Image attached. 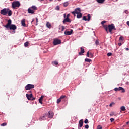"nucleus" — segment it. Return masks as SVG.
Returning <instances> with one entry per match:
<instances>
[{
	"instance_id": "obj_1",
	"label": "nucleus",
	"mask_w": 129,
	"mask_h": 129,
	"mask_svg": "<svg viewBox=\"0 0 129 129\" xmlns=\"http://www.w3.org/2000/svg\"><path fill=\"white\" fill-rule=\"evenodd\" d=\"M103 27L107 34H108L109 32L110 34H112L113 30H116L114 24H109L108 26L105 25H103Z\"/></svg>"
},
{
	"instance_id": "obj_2",
	"label": "nucleus",
	"mask_w": 129,
	"mask_h": 129,
	"mask_svg": "<svg viewBox=\"0 0 129 129\" xmlns=\"http://www.w3.org/2000/svg\"><path fill=\"white\" fill-rule=\"evenodd\" d=\"M4 27L13 30H15L17 29V27L15 24H12V20L11 19L8 20V23L7 25H4Z\"/></svg>"
},
{
	"instance_id": "obj_3",
	"label": "nucleus",
	"mask_w": 129,
	"mask_h": 129,
	"mask_svg": "<svg viewBox=\"0 0 129 129\" xmlns=\"http://www.w3.org/2000/svg\"><path fill=\"white\" fill-rule=\"evenodd\" d=\"M38 10V8L36 6H32L31 7L28 9V12L29 14H34L35 12V11Z\"/></svg>"
},
{
	"instance_id": "obj_4",
	"label": "nucleus",
	"mask_w": 129,
	"mask_h": 129,
	"mask_svg": "<svg viewBox=\"0 0 129 129\" xmlns=\"http://www.w3.org/2000/svg\"><path fill=\"white\" fill-rule=\"evenodd\" d=\"M21 4L19 1L14 2L12 3V8L14 9L19 8Z\"/></svg>"
},
{
	"instance_id": "obj_5",
	"label": "nucleus",
	"mask_w": 129,
	"mask_h": 129,
	"mask_svg": "<svg viewBox=\"0 0 129 129\" xmlns=\"http://www.w3.org/2000/svg\"><path fill=\"white\" fill-rule=\"evenodd\" d=\"M9 10V8H3L1 10L0 13L1 15L6 16L8 14V12Z\"/></svg>"
},
{
	"instance_id": "obj_6",
	"label": "nucleus",
	"mask_w": 129,
	"mask_h": 129,
	"mask_svg": "<svg viewBox=\"0 0 129 129\" xmlns=\"http://www.w3.org/2000/svg\"><path fill=\"white\" fill-rule=\"evenodd\" d=\"M61 43V41L60 39H58L57 38H55L53 39V44L54 46L57 45L58 44H60Z\"/></svg>"
},
{
	"instance_id": "obj_7",
	"label": "nucleus",
	"mask_w": 129,
	"mask_h": 129,
	"mask_svg": "<svg viewBox=\"0 0 129 129\" xmlns=\"http://www.w3.org/2000/svg\"><path fill=\"white\" fill-rule=\"evenodd\" d=\"M34 88H35V85L32 84H28L25 87L26 90H30Z\"/></svg>"
},
{
	"instance_id": "obj_8",
	"label": "nucleus",
	"mask_w": 129,
	"mask_h": 129,
	"mask_svg": "<svg viewBox=\"0 0 129 129\" xmlns=\"http://www.w3.org/2000/svg\"><path fill=\"white\" fill-rule=\"evenodd\" d=\"M54 116V113L52 111H49L48 112V118H52Z\"/></svg>"
},
{
	"instance_id": "obj_9",
	"label": "nucleus",
	"mask_w": 129,
	"mask_h": 129,
	"mask_svg": "<svg viewBox=\"0 0 129 129\" xmlns=\"http://www.w3.org/2000/svg\"><path fill=\"white\" fill-rule=\"evenodd\" d=\"M73 32V30H71L70 31L66 30L64 32V34L67 35H71L72 34Z\"/></svg>"
},
{
	"instance_id": "obj_10",
	"label": "nucleus",
	"mask_w": 129,
	"mask_h": 129,
	"mask_svg": "<svg viewBox=\"0 0 129 129\" xmlns=\"http://www.w3.org/2000/svg\"><path fill=\"white\" fill-rule=\"evenodd\" d=\"M85 52V50L83 47L80 48V52L79 53V55H83Z\"/></svg>"
},
{
	"instance_id": "obj_11",
	"label": "nucleus",
	"mask_w": 129,
	"mask_h": 129,
	"mask_svg": "<svg viewBox=\"0 0 129 129\" xmlns=\"http://www.w3.org/2000/svg\"><path fill=\"white\" fill-rule=\"evenodd\" d=\"M71 22L69 18L67 17L64 20H63V23L65 24L66 23H70Z\"/></svg>"
},
{
	"instance_id": "obj_12",
	"label": "nucleus",
	"mask_w": 129,
	"mask_h": 129,
	"mask_svg": "<svg viewBox=\"0 0 129 129\" xmlns=\"http://www.w3.org/2000/svg\"><path fill=\"white\" fill-rule=\"evenodd\" d=\"M26 97L28 100H32V98H33V95L32 94H31L30 95L27 94H26Z\"/></svg>"
},
{
	"instance_id": "obj_13",
	"label": "nucleus",
	"mask_w": 129,
	"mask_h": 129,
	"mask_svg": "<svg viewBox=\"0 0 129 129\" xmlns=\"http://www.w3.org/2000/svg\"><path fill=\"white\" fill-rule=\"evenodd\" d=\"M75 13L78 14L81 13V9L80 8H77L75 9Z\"/></svg>"
},
{
	"instance_id": "obj_14",
	"label": "nucleus",
	"mask_w": 129,
	"mask_h": 129,
	"mask_svg": "<svg viewBox=\"0 0 129 129\" xmlns=\"http://www.w3.org/2000/svg\"><path fill=\"white\" fill-rule=\"evenodd\" d=\"M83 119L80 120L79 121V126L80 127H82L83 126Z\"/></svg>"
},
{
	"instance_id": "obj_15",
	"label": "nucleus",
	"mask_w": 129,
	"mask_h": 129,
	"mask_svg": "<svg viewBox=\"0 0 129 129\" xmlns=\"http://www.w3.org/2000/svg\"><path fill=\"white\" fill-rule=\"evenodd\" d=\"M46 117H47V114H45L43 116H41L40 118V121L44 120Z\"/></svg>"
},
{
	"instance_id": "obj_16",
	"label": "nucleus",
	"mask_w": 129,
	"mask_h": 129,
	"mask_svg": "<svg viewBox=\"0 0 129 129\" xmlns=\"http://www.w3.org/2000/svg\"><path fill=\"white\" fill-rule=\"evenodd\" d=\"M44 98V96H41L39 99H38V101H39V103L41 104H42V100Z\"/></svg>"
},
{
	"instance_id": "obj_17",
	"label": "nucleus",
	"mask_w": 129,
	"mask_h": 129,
	"mask_svg": "<svg viewBox=\"0 0 129 129\" xmlns=\"http://www.w3.org/2000/svg\"><path fill=\"white\" fill-rule=\"evenodd\" d=\"M119 90L121 91V93H124L125 92V89L122 87H119Z\"/></svg>"
},
{
	"instance_id": "obj_18",
	"label": "nucleus",
	"mask_w": 129,
	"mask_h": 129,
	"mask_svg": "<svg viewBox=\"0 0 129 129\" xmlns=\"http://www.w3.org/2000/svg\"><path fill=\"white\" fill-rule=\"evenodd\" d=\"M96 1L98 4H104V3L105 2V0H96Z\"/></svg>"
},
{
	"instance_id": "obj_19",
	"label": "nucleus",
	"mask_w": 129,
	"mask_h": 129,
	"mask_svg": "<svg viewBox=\"0 0 129 129\" xmlns=\"http://www.w3.org/2000/svg\"><path fill=\"white\" fill-rule=\"evenodd\" d=\"M21 25H22L23 27H26L25 19H23L21 21Z\"/></svg>"
},
{
	"instance_id": "obj_20",
	"label": "nucleus",
	"mask_w": 129,
	"mask_h": 129,
	"mask_svg": "<svg viewBox=\"0 0 129 129\" xmlns=\"http://www.w3.org/2000/svg\"><path fill=\"white\" fill-rule=\"evenodd\" d=\"M82 17V13H80L79 14H77V18L78 19H80Z\"/></svg>"
},
{
	"instance_id": "obj_21",
	"label": "nucleus",
	"mask_w": 129,
	"mask_h": 129,
	"mask_svg": "<svg viewBox=\"0 0 129 129\" xmlns=\"http://www.w3.org/2000/svg\"><path fill=\"white\" fill-rule=\"evenodd\" d=\"M46 26L49 28H51L52 27V26L51 25V24L49 22L46 23Z\"/></svg>"
},
{
	"instance_id": "obj_22",
	"label": "nucleus",
	"mask_w": 129,
	"mask_h": 129,
	"mask_svg": "<svg viewBox=\"0 0 129 129\" xmlns=\"http://www.w3.org/2000/svg\"><path fill=\"white\" fill-rule=\"evenodd\" d=\"M8 16H11L12 15V12L11 10H8Z\"/></svg>"
},
{
	"instance_id": "obj_23",
	"label": "nucleus",
	"mask_w": 129,
	"mask_h": 129,
	"mask_svg": "<svg viewBox=\"0 0 129 129\" xmlns=\"http://www.w3.org/2000/svg\"><path fill=\"white\" fill-rule=\"evenodd\" d=\"M121 111H125L126 110L125 107L124 106H122L120 108Z\"/></svg>"
},
{
	"instance_id": "obj_24",
	"label": "nucleus",
	"mask_w": 129,
	"mask_h": 129,
	"mask_svg": "<svg viewBox=\"0 0 129 129\" xmlns=\"http://www.w3.org/2000/svg\"><path fill=\"white\" fill-rule=\"evenodd\" d=\"M85 62H90L92 61V60L90 59H89V58H86V59H85Z\"/></svg>"
},
{
	"instance_id": "obj_25",
	"label": "nucleus",
	"mask_w": 129,
	"mask_h": 129,
	"mask_svg": "<svg viewBox=\"0 0 129 129\" xmlns=\"http://www.w3.org/2000/svg\"><path fill=\"white\" fill-rule=\"evenodd\" d=\"M119 40L120 42H122L123 41V36L120 37Z\"/></svg>"
},
{
	"instance_id": "obj_26",
	"label": "nucleus",
	"mask_w": 129,
	"mask_h": 129,
	"mask_svg": "<svg viewBox=\"0 0 129 129\" xmlns=\"http://www.w3.org/2000/svg\"><path fill=\"white\" fill-rule=\"evenodd\" d=\"M29 46V42H26L24 43V46L25 47H28Z\"/></svg>"
},
{
	"instance_id": "obj_27",
	"label": "nucleus",
	"mask_w": 129,
	"mask_h": 129,
	"mask_svg": "<svg viewBox=\"0 0 129 129\" xmlns=\"http://www.w3.org/2000/svg\"><path fill=\"white\" fill-rule=\"evenodd\" d=\"M87 16H88L87 21H90V20H91V15H90V14H88Z\"/></svg>"
},
{
	"instance_id": "obj_28",
	"label": "nucleus",
	"mask_w": 129,
	"mask_h": 129,
	"mask_svg": "<svg viewBox=\"0 0 129 129\" xmlns=\"http://www.w3.org/2000/svg\"><path fill=\"white\" fill-rule=\"evenodd\" d=\"M69 4L68 3V2H65L64 3H63V7H66L68 6Z\"/></svg>"
},
{
	"instance_id": "obj_29",
	"label": "nucleus",
	"mask_w": 129,
	"mask_h": 129,
	"mask_svg": "<svg viewBox=\"0 0 129 129\" xmlns=\"http://www.w3.org/2000/svg\"><path fill=\"white\" fill-rule=\"evenodd\" d=\"M52 64L55 65V66H57L58 65V62H57V61H53L52 62Z\"/></svg>"
},
{
	"instance_id": "obj_30",
	"label": "nucleus",
	"mask_w": 129,
	"mask_h": 129,
	"mask_svg": "<svg viewBox=\"0 0 129 129\" xmlns=\"http://www.w3.org/2000/svg\"><path fill=\"white\" fill-rule=\"evenodd\" d=\"M55 10L60 11V6H56V7H55Z\"/></svg>"
},
{
	"instance_id": "obj_31",
	"label": "nucleus",
	"mask_w": 129,
	"mask_h": 129,
	"mask_svg": "<svg viewBox=\"0 0 129 129\" xmlns=\"http://www.w3.org/2000/svg\"><path fill=\"white\" fill-rule=\"evenodd\" d=\"M106 23V21H102L101 22V24L103 25V27H104V26L105 25H104L105 23Z\"/></svg>"
},
{
	"instance_id": "obj_32",
	"label": "nucleus",
	"mask_w": 129,
	"mask_h": 129,
	"mask_svg": "<svg viewBox=\"0 0 129 129\" xmlns=\"http://www.w3.org/2000/svg\"><path fill=\"white\" fill-rule=\"evenodd\" d=\"M97 129H102V126L101 125H98V126H97Z\"/></svg>"
},
{
	"instance_id": "obj_33",
	"label": "nucleus",
	"mask_w": 129,
	"mask_h": 129,
	"mask_svg": "<svg viewBox=\"0 0 129 129\" xmlns=\"http://www.w3.org/2000/svg\"><path fill=\"white\" fill-rule=\"evenodd\" d=\"M66 98V96L65 95H61L60 97V99H63Z\"/></svg>"
},
{
	"instance_id": "obj_34",
	"label": "nucleus",
	"mask_w": 129,
	"mask_h": 129,
	"mask_svg": "<svg viewBox=\"0 0 129 129\" xmlns=\"http://www.w3.org/2000/svg\"><path fill=\"white\" fill-rule=\"evenodd\" d=\"M83 20L85 21H88V19L87 18L86 16H83Z\"/></svg>"
},
{
	"instance_id": "obj_35",
	"label": "nucleus",
	"mask_w": 129,
	"mask_h": 129,
	"mask_svg": "<svg viewBox=\"0 0 129 129\" xmlns=\"http://www.w3.org/2000/svg\"><path fill=\"white\" fill-rule=\"evenodd\" d=\"M61 102V99L59 98L58 99H57V104L60 103V102Z\"/></svg>"
},
{
	"instance_id": "obj_36",
	"label": "nucleus",
	"mask_w": 129,
	"mask_h": 129,
	"mask_svg": "<svg viewBox=\"0 0 129 129\" xmlns=\"http://www.w3.org/2000/svg\"><path fill=\"white\" fill-rule=\"evenodd\" d=\"M84 123L85 124H87L89 123V121H88V119H86L84 121Z\"/></svg>"
},
{
	"instance_id": "obj_37",
	"label": "nucleus",
	"mask_w": 129,
	"mask_h": 129,
	"mask_svg": "<svg viewBox=\"0 0 129 129\" xmlns=\"http://www.w3.org/2000/svg\"><path fill=\"white\" fill-rule=\"evenodd\" d=\"M7 123H3L2 124H1V126H5L7 125Z\"/></svg>"
},
{
	"instance_id": "obj_38",
	"label": "nucleus",
	"mask_w": 129,
	"mask_h": 129,
	"mask_svg": "<svg viewBox=\"0 0 129 129\" xmlns=\"http://www.w3.org/2000/svg\"><path fill=\"white\" fill-rule=\"evenodd\" d=\"M90 53H89V51H88L86 54V56L87 57H90Z\"/></svg>"
},
{
	"instance_id": "obj_39",
	"label": "nucleus",
	"mask_w": 129,
	"mask_h": 129,
	"mask_svg": "<svg viewBox=\"0 0 129 129\" xmlns=\"http://www.w3.org/2000/svg\"><path fill=\"white\" fill-rule=\"evenodd\" d=\"M114 105H115V103L112 102V103L110 104L109 106L110 107H112Z\"/></svg>"
},
{
	"instance_id": "obj_40",
	"label": "nucleus",
	"mask_w": 129,
	"mask_h": 129,
	"mask_svg": "<svg viewBox=\"0 0 129 129\" xmlns=\"http://www.w3.org/2000/svg\"><path fill=\"white\" fill-rule=\"evenodd\" d=\"M93 57H94V55H93L92 53H90V57L91 58H93Z\"/></svg>"
},
{
	"instance_id": "obj_41",
	"label": "nucleus",
	"mask_w": 129,
	"mask_h": 129,
	"mask_svg": "<svg viewBox=\"0 0 129 129\" xmlns=\"http://www.w3.org/2000/svg\"><path fill=\"white\" fill-rule=\"evenodd\" d=\"M65 30V27L64 26H61V31L63 32Z\"/></svg>"
},
{
	"instance_id": "obj_42",
	"label": "nucleus",
	"mask_w": 129,
	"mask_h": 129,
	"mask_svg": "<svg viewBox=\"0 0 129 129\" xmlns=\"http://www.w3.org/2000/svg\"><path fill=\"white\" fill-rule=\"evenodd\" d=\"M95 44L96 45H98L99 44V42L98 41V40H96L95 41Z\"/></svg>"
},
{
	"instance_id": "obj_43",
	"label": "nucleus",
	"mask_w": 129,
	"mask_h": 129,
	"mask_svg": "<svg viewBox=\"0 0 129 129\" xmlns=\"http://www.w3.org/2000/svg\"><path fill=\"white\" fill-rule=\"evenodd\" d=\"M112 55V53H108L107 54V56L108 57L111 56Z\"/></svg>"
},
{
	"instance_id": "obj_44",
	"label": "nucleus",
	"mask_w": 129,
	"mask_h": 129,
	"mask_svg": "<svg viewBox=\"0 0 129 129\" xmlns=\"http://www.w3.org/2000/svg\"><path fill=\"white\" fill-rule=\"evenodd\" d=\"M115 90V91H119V87L118 88H115V89H114Z\"/></svg>"
},
{
	"instance_id": "obj_45",
	"label": "nucleus",
	"mask_w": 129,
	"mask_h": 129,
	"mask_svg": "<svg viewBox=\"0 0 129 129\" xmlns=\"http://www.w3.org/2000/svg\"><path fill=\"white\" fill-rule=\"evenodd\" d=\"M114 120H115V119H114V118H111V119H110L111 122H114Z\"/></svg>"
},
{
	"instance_id": "obj_46",
	"label": "nucleus",
	"mask_w": 129,
	"mask_h": 129,
	"mask_svg": "<svg viewBox=\"0 0 129 129\" xmlns=\"http://www.w3.org/2000/svg\"><path fill=\"white\" fill-rule=\"evenodd\" d=\"M113 115H114V112H112L110 114V116H113Z\"/></svg>"
},
{
	"instance_id": "obj_47",
	"label": "nucleus",
	"mask_w": 129,
	"mask_h": 129,
	"mask_svg": "<svg viewBox=\"0 0 129 129\" xmlns=\"http://www.w3.org/2000/svg\"><path fill=\"white\" fill-rule=\"evenodd\" d=\"M85 128L86 129H88V128H89V125H86L85 126Z\"/></svg>"
},
{
	"instance_id": "obj_48",
	"label": "nucleus",
	"mask_w": 129,
	"mask_h": 129,
	"mask_svg": "<svg viewBox=\"0 0 129 129\" xmlns=\"http://www.w3.org/2000/svg\"><path fill=\"white\" fill-rule=\"evenodd\" d=\"M71 13L73 14L74 15H75V14H76V12H75V11L71 12Z\"/></svg>"
},
{
	"instance_id": "obj_49",
	"label": "nucleus",
	"mask_w": 129,
	"mask_h": 129,
	"mask_svg": "<svg viewBox=\"0 0 129 129\" xmlns=\"http://www.w3.org/2000/svg\"><path fill=\"white\" fill-rule=\"evenodd\" d=\"M35 99H36V98H35V97H32V98H31L32 100H35Z\"/></svg>"
},
{
	"instance_id": "obj_50",
	"label": "nucleus",
	"mask_w": 129,
	"mask_h": 129,
	"mask_svg": "<svg viewBox=\"0 0 129 129\" xmlns=\"http://www.w3.org/2000/svg\"><path fill=\"white\" fill-rule=\"evenodd\" d=\"M70 16V14H67V18H69Z\"/></svg>"
},
{
	"instance_id": "obj_51",
	"label": "nucleus",
	"mask_w": 129,
	"mask_h": 129,
	"mask_svg": "<svg viewBox=\"0 0 129 129\" xmlns=\"http://www.w3.org/2000/svg\"><path fill=\"white\" fill-rule=\"evenodd\" d=\"M36 23H38L39 22L38 18H36Z\"/></svg>"
},
{
	"instance_id": "obj_52",
	"label": "nucleus",
	"mask_w": 129,
	"mask_h": 129,
	"mask_svg": "<svg viewBox=\"0 0 129 129\" xmlns=\"http://www.w3.org/2000/svg\"><path fill=\"white\" fill-rule=\"evenodd\" d=\"M118 45L121 46L122 45V43H119Z\"/></svg>"
},
{
	"instance_id": "obj_53",
	"label": "nucleus",
	"mask_w": 129,
	"mask_h": 129,
	"mask_svg": "<svg viewBox=\"0 0 129 129\" xmlns=\"http://www.w3.org/2000/svg\"><path fill=\"white\" fill-rule=\"evenodd\" d=\"M128 12V11L127 10H125V13L127 14Z\"/></svg>"
},
{
	"instance_id": "obj_54",
	"label": "nucleus",
	"mask_w": 129,
	"mask_h": 129,
	"mask_svg": "<svg viewBox=\"0 0 129 129\" xmlns=\"http://www.w3.org/2000/svg\"><path fill=\"white\" fill-rule=\"evenodd\" d=\"M125 50H126V51H129V48H126L125 49Z\"/></svg>"
},
{
	"instance_id": "obj_55",
	"label": "nucleus",
	"mask_w": 129,
	"mask_h": 129,
	"mask_svg": "<svg viewBox=\"0 0 129 129\" xmlns=\"http://www.w3.org/2000/svg\"><path fill=\"white\" fill-rule=\"evenodd\" d=\"M63 17H64V18H66V14H63Z\"/></svg>"
},
{
	"instance_id": "obj_56",
	"label": "nucleus",
	"mask_w": 129,
	"mask_h": 129,
	"mask_svg": "<svg viewBox=\"0 0 129 129\" xmlns=\"http://www.w3.org/2000/svg\"><path fill=\"white\" fill-rule=\"evenodd\" d=\"M127 25L129 26V21L126 22Z\"/></svg>"
},
{
	"instance_id": "obj_57",
	"label": "nucleus",
	"mask_w": 129,
	"mask_h": 129,
	"mask_svg": "<svg viewBox=\"0 0 129 129\" xmlns=\"http://www.w3.org/2000/svg\"><path fill=\"white\" fill-rule=\"evenodd\" d=\"M129 123V121L126 122V124L127 125Z\"/></svg>"
},
{
	"instance_id": "obj_58",
	"label": "nucleus",
	"mask_w": 129,
	"mask_h": 129,
	"mask_svg": "<svg viewBox=\"0 0 129 129\" xmlns=\"http://www.w3.org/2000/svg\"><path fill=\"white\" fill-rule=\"evenodd\" d=\"M41 1H44V0H40Z\"/></svg>"
},
{
	"instance_id": "obj_59",
	"label": "nucleus",
	"mask_w": 129,
	"mask_h": 129,
	"mask_svg": "<svg viewBox=\"0 0 129 129\" xmlns=\"http://www.w3.org/2000/svg\"><path fill=\"white\" fill-rule=\"evenodd\" d=\"M58 1H61V0H58Z\"/></svg>"
},
{
	"instance_id": "obj_60",
	"label": "nucleus",
	"mask_w": 129,
	"mask_h": 129,
	"mask_svg": "<svg viewBox=\"0 0 129 129\" xmlns=\"http://www.w3.org/2000/svg\"><path fill=\"white\" fill-rule=\"evenodd\" d=\"M53 0H50V1H52Z\"/></svg>"
},
{
	"instance_id": "obj_61",
	"label": "nucleus",
	"mask_w": 129,
	"mask_h": 129,
	"mask_svg": "<svg viewBox=\"0 0 129 129\" xmlns=\"http://www.w3.org/2000/svg\"><path fill=\"white\" fill-rule=\"evenodd\" d=\"M72 129H74V128H72Z\"/></svg>"
},
{
	"instance_id": "obj_62",
	"label": "nucleus",
	"mask_w": 129,
	"mask_h": 129,
	"mask_svg": "<svg viewBox=\"0 0 129 129\" xmlns=\"http://www.w3.org/2000/svg\"><path fill=\"white\" fill-rule=\"evenodd\" d=\"M128 104H129V102H128Z\"/></svg>"
},
{
	"instance_id": "obj_63",
	"label": "nucleus",
	"mask_w": 129,
	"mask_h": 129,
	"mask_svg": "<svg viewBox=\"0 0 129 129\" xmlns=\"http://www.w3.org/2000/svg\"><path fill=\"white\" fill-rule=\"evenodd\" d=\"M117 129H118V128H117Z\"/></svg>"
}]
</instances>
